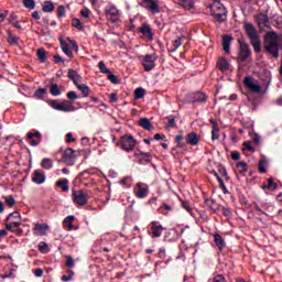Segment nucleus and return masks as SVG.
<instances>
[{
    "label": "nucleus",
    "mask_w": 282,
    "mask_h": 282,
    "mask_svg": "<svg viewBox=\"0 0 282 282\" xmlns=\"http://www.w3.org/2000/svg\"><path fill=\"white\" fill-rule=\"evenodd\" d=\"M108 79L110 80V83H112L113 85H118V77L113 74H110L108 76Z\"/></svg>",
    "instance_id": "0e129e2a"
},
{
    "label": "nucleus",
    "mask_w": 282,
    "mask_h": 282,
    "mask_svg": "<svg viewBox=\"0 0 282 282\" xmlns=\"http://www.w3.org/2000/svg\"><path fill=\"white\" fill-rule=\"evenodd\" d=\"M267 188H271L272 191H276L279 188V184L274 183V178H268V186Z\"/></svg>",
    "instance_id": "3c124183"
},
{
    "label": "nucleus",
    "mask_w": 282,
    "mask_h": 282,
    "mask_svg": "<svg viewBox=\"0 0 282 282\" xmlns=\"http://www.w3.org/2000/svg\"><path fill=\"white\" fill-rule=\"evenodd\" d=\"M74 216H67L64 221H63V226L64 228H66V230H74Z\"/></svg>",
    "instance_id": "c756f323"
},
{
    "label": "nucleus",
    "mask_w": 282,
    "mask_h": 282,
    "mask_svg": "<svg viewBox=\"0 0 282 282\" xmlns=\"http://www.w3.org/2000/svg\"><path fill=\"white\" fill-rule=\"evenodd\" d=\"M256 21L260 30H265V28H270V18H268V14L265 13H259L256 17Z\"/></svg>",
    "instance_id": "dca6fc26"
},
{
    "label": "nucleus",
    "mask_w": 282,
    "mask_h": 282,
    "mask_svg": "<svg viewBox=\"0 0 282 282\" xmlns=\"http://www.w3.org/2000/svg\"><path fill=\"white\" fill-rule=\"evenodd\" d=\"M182 207L187 210V213H191L192 208H191V204L186 200L182 202Z\"/></svg>",
    "instance_id": "69168bd1"
},
{
    "label": "nucleus",
    "mask_w": 282,
    "mask_h": 282,
    "mask_svg": "<svg viewBox=\"0 0 282 282\" xmlns=\"http://www.w3.org/2000/svg\"><path fill=\"white\" fill-rule=\"evenodd\" d=\"M7 221H11L14 228H19V226H21V214L19 212L9 214Z\"/></svg>",
    "instance_id": "a211bd4d"
},
{
    "label": "nucleus",
    "mask_w": 282,
    "mask_h": 282,
    "mask_svg": "<svg viewBox=\"0 0 282 282\" xmlns=\"http://www.w3.org/2000/svg\"><path fill=\"white\" fill-rule=\"evenodd\" d=\"M39 250L42 252V253H45L47 252V243L46 242H40L39 246H37Z\"/></svg>",
    "instance_id": "bf43d9fd"
},
{
    "label": "nucleus",
    "mask_w": 282,
    "mask_h": 282,
    "mask_svg": "<svg viewBox=\"0 0 282 282\" xmlns=\"http://www.w3.org/2000/svg\"><path fill=\"white\" fill-rule=\"evenodd\" d=\"M120 184L124 186V188H131V177L126 176L120 181Z\"/></svg>",
    "instance_id": "8fccbe9b"
},
{
    "label": "nucleus",
    "mask_w": 282,
    "mask_h": 282,
    "mask_svg": "<svg viewBox=\"0 0 282 282\" xmlns=\"http://www.w3.org/2000/svg\"><path fill=\"white\" fill-rule=\"evenodd\" d=\"M186 143L191 144V147H197L199 144V137H197V133L191 132L185 138Z\"/></svg>",
    "instance_id": "b1692460"
},
{
    "label": "nucleus",
    "mask_w": 282,
    "mask_h": 282,
    "mask_svg": "<svg viewBox=\"0 0 282 282\" xmlns=\"http://www.w3.org/2000/svg\"><path fill=\"white\" fill-rule=\"evenodd\" d=\"M77 158L76 150L72 148H67L62 155L63 163L66 164V166H74Z\"/></svg>",
    "instance_id": "0eeeda50"
},
{
    "label": "nucleus",
    "mask_w": 282,
    "mask_h": 282,
    "mask_svg": "<svg viewBox=\"0 0 282 282\" xmlns=\"http://www.w3.org/2000/svg\"><path fill=\"white\" fill-rule=\"evenodd\" d=\"M208 282H226V278L223 274H218L210 279Z\"/></svg>",
    "instance_id": "4d7b16f0"
},
{
    "label": "nucleus",
    "mask_w": 282,
    "mask_h": 282,
    "mask_svg": "<svg viewBox=\"0 0 282 282\" xmlns=\"http://www.w3.org/2000/svg\"><path fill=\"white\" fill-rule=\"evenodd\" d=\"M139 61H141V64L143 66L144 72H152V69H155V62L158 61V54H145L139 56Z\"/></svg>",
    "instance_id": "39448f33"
},
{
    "label": "nucleus",
    "mask_w": 282,
    "mask_h": 282,
    "mask_svg": "<svg viewBox=\"0 0 282 282\" xmlns=\"http://www.w3.org/2000/svg\"><path fill=\"white\" fill-rule=\"evenodd\" d=\"M67 275H62V281L67 282V281H72V279H74V271L72 270H67Z\"/></svg>",
    "instance_id": "864d4df0"
},
{
    "label": "nucleus",
    "mask_w": 282,
    "mask_h": 282,
    "mask_svg": "<svg viewBox=\"0 0 282 282\" xmlns=\"http://www.w3.org/2000/svg\"><path fill=\"white\" fill-rule=\"evenodd\" d=\"M66 17L65 6L57 7V18L63 19Z\"/></svg>",
    "instance_id": "603ef678"
},
{
    "label": "nucleus",
    "mask_w": 282,
    "mask_h": 282,
    "mask_svg": "<svg viewBox=\"0 0 282 282\" xmlns=\"http://www.w3.org/2000/svg\"><path fill=\"white\" fill-rule=\"evenodd\" d=\"M37 59L40 63H46L47 62V52H45V48L41 47L36 52Z\"/></svg>",
    "instance_id": "72a5a7b5"
},
{
    "label": "nucleus",
    "mask_w": 282,
    "mask_h": 282,
    "mask_svg": "<svg viewBox=\"0 0 282 282\" xmlns=\"http://www.w3.org/2000/svg\"><path fill=\"white\" fill-rule=\"evenodd\" d=\"M134 195L138 197V199H144V197L149 195V185L144 183H137Z\"/></svg>",
    "instance_id": "f8f14e48"
},
{
    "label": "nucleus",
    "mask_w": 282,
    "mask_h": 282,
    "mask_svg": "<svg viewBox=\"0 0 282 282\" xmlns=\"http://www.w3.org/2000/svg\"><path fill=\"white\" fill-rule=\"evenodd\" d=\"M259 173H268V162L265 160H261L258 163Z\"/></svg>",
    "instance_id": "79ce46f5"
},
{
    "label": "nucleus",
    "mask_w": 282,
    "mask_h": 282,
    "mask_svg": "<svg viewBox=\"0 0 282 282\" xmlns=\"http://www.w3.org/2000/svg\"><path fill=\"white\" fill-rule=\"evenodd\" d=\"M26 138L31 147H39V144H41V140H43V135L39 132V130L26 133Z\"/></svg>",
    "instance_id": "ddd939ff"
},
{
    "label": "nucleus",
    "mask_w": 282,
    "mask_h": 282,
    "mask_svg": "<svg viewBox=\"0 0 282 282\" xmlns=\"http://www.w3.org/2000/svg\"><path fill=\"white\" fill-rule=\"evenodd\" d=\"M165 120H167V127L170 129H173V127H175V119L173 117H166Z\"/></svg>",
    "instance_id": "052dcab7"
},
{
    "label": "nucleus",
    "mask_w": 282,
    "mask_h": 282,
    "mask_svg": "<svg viewBox=\"0 0 282 282\" xmlns=\"http://www.w3.org/2000/svg\"><path fill=\"white\" fill-rule=\"evenodd\" d=\"M139 126H141L142 129H145V131H151L153 129V124H151V121L149 120V118L140 119Z\"/></svg>",
    "instance_id": "7c9ffc66"
},
{
    "label": "nucleus",
    "mask_w": 282,
    "mask_h": 282,
    "mask_svg": "<svg viewBox=\"0 0 282 282\" xmlns=\"http://www.w3.org/2000/svg\"><path fill=\"white\" fill-rule=\"evenodd\" d=\"M77 89H79V91H82L83 97L87 98V96H89L91 89H89V86L85 85V84H79L77 86Z\"/></svg>",
    "instance_id": "4c0bfd02"
},
{
    "label": "nucleus",
    "mask_w": 282,
    "mask_h": 282,
    "mask_svg": "<svg viewBox=\"0 0 282 282\" xmlns=\"http://www.w3.org/2000/svg\"><path fill=\"white\" fill-rule=\"evenodd\" d=\"M264 50L273 56L279 58V36L274 32H268L264 37Z\"/></svg>",
    "instance_id": "f03ea898"
},
{
    "label": "nucleus",
    "mask_w": 282,
    "mask_h": 282,
    "mask_svg": "<svg viewBox=\"0 0 282 282\" xmlns=\"http://www.w3.org/2000/svg\"><path fill=\"white\" fill-rule=\"evenodd\" d=\"M245 32L247 33L254 52L259 54V52H261V39L259 37V33H257V29H254L252 23L247 22L245 23Z\"/></svg>",
    "instance_id": "7ed1b4c3"
},
{
    "label": "nucleus",
    "mask_w": 282,
    "mask_h": 282,
    "mask_svg": "<svg viewBox=\"0 0 282 282\" xmlns=\"http://www.w3.org/2000/svg\"><path fill=\"white\" fill-rule=\"evenodd\" d=\"M23 6L29 10H34V8H36V2H34V0H23Z\"/></svg>",
    "instance_id": "de8ad7c7"
},
{
    "label": "nucleus",
    "mask_w": 282,
    "mask_h": 282,
    "mask_svg": "<svg viewBox=\"0 0 282 282\" xmlns=\"http://www.w3.org/2000/svg\"><path fill=\"white\" fill-rule=\"evenodd\" d=\"M50 91L52 96H61V88H58V84H52Z\"/></svg>",
    "instance_id": "c03bdc74"
},
{
    "label": "nucleus",
    "mask_w": 282,
    "mask_h": 282,
    "mask_svg": "<svg viewBox=\"0 0 282 282\" xmlns=\"http://www.w3.org/2000/svg\"><path fill=\"white\" fill-rule=\"evenodd\" d=\"M214 241L219 250V252L224 251V248H226V240H224V237L219 234H214Z\"/></svg>",
    "instance_id": "5701e85b"
},
{
    "label": "nucleus",
    "mask_w": 282,
    "mask_h": 282,
    "mask_svg": "<svg viewBox=\"0 0 282 282\" xmlns=\"http://www.w3.org/2000/svg\"><path fill=\"white\" fill-rule=\"evenodd\" d=\"M176 6L183 8V10H193L195 2L193 0H177Z\"/></svg>",
    "instance_id": "a878e982"
},
{
    "label": "nucleus",
    "mask_w": 282,
    "mask_h": 282,
    "mask_svg": "<svg viewBox=\"0 0 282 282\" xmlns=\"http://www.w3.org/2000/svg\"><path fill=\"white\" fill-rule=\"evenodd\" d=\"M240 158H241V154L239 152L235 151L231 153V160L237 161V160H240Z\"/></svg>",
    "instance_id": "774afa93"
},
{
    "label": "nucleus",
    "mask_w": 282,
    "mask_h": 282,
    "mask_svg": "<svg viewBox=\"0 0 282 282\" xmlns=\"http://www.w3.org/2000/svg\"><path fill=\"white\" fill-rule=\"evenodd\" d=\"M66 97L68 98V100H78V95L74 90L68 91L66 94Z\"/></svg>",
    "instance_id": "6e6d98bb"
},
{
    "label": "nucleus",
    "mask_w": 282,
    "mask_h": 282,
    "mask_svg": "<svg viewBox=\"0 0 282 282\" xmlns=\"http://www.w3.org/2000/svg\"><path fill=\"white\" fill-rule=\"evenodd\" d=\"M9 22L11 25H13V28L21 30L22 26L19 24V17L17 14L12 13L9 18Z\"/></svg>",
    "instance_id": "58836bf2"
},
{
    "label": "nucleus",
    "mask_w": 282,
    "mask_h": 282,
    "mask_svg": "<svg viewBox=\"0 0 282 282\" xmlns=\"http://www.w3.org/2000/svg\"><path fill=\"white\" fill-rule=\"evenodd\" d=\"M98 67L101 72V74H111V70L109 68H107V65L105 64L104 61L99 62Z\"/></svg>",
    "instance_id": "a18cd8bd"
},
{
    "label": "nucleus",
    "mask_w": 282,
    "mask_h": 282,
    "mask_svg": "<svg viewBox=\"0 0 282 282\" xmlns=\"http://www.w3.org/2000/svg\"><path fill=\"white\" fill-rule=\"evenodd\" d=\"M212 140H219V128H216V130H212Z\"/></svg>",
    "instance_id": "680f3d73"
},
{
    "label": "nucleus",
    "mask_w": 282,
    "mask_h": 282,
    "mask_svg": "<svg viewBox=\"0 0 282 282\" xmlns=\"http://www.w3.org/2000/svg\"><path fill=\"white\" fill-rule=\"evenodd\" d=\"M41 166H42V169L50 171V169H52L54 166V160L45 158L42 160Z\"/></svg>",
    "instance_id": "c9c22d12"
},
{
    "label": "nucleus",
    "mask_w": 282,
    "mask_h": 282,
    "mask_svg": "<svg viewBox=\"0 0 282 282\" xmlns=\"http://www.w3.org/2000/svg\"><path fill=\"white\" fill-rule=\"evenodd\" d=\"M188 102H206L208 98L206 97V94L202 91L194 93L187 97Z\"/></svg>",
    "instance_id": "f3484780"
},
{
    "label": "nucleus",
    "mask_w": 282,
    "mask_h": 282,
    "mask_svg": "<svg viewBox=\"0 0 282 282\" xmlns=\"http://www.w3.org/2000/svg\"><path fill=\"white\" fill-rule=\"evenodd\" d=\"M217 67L220 69V72H228L230 63H228L226 58H220L217 63Z\"/></svg>",
    "instance_id": "2f4dec72"
},
{
    "label": "nucleus",
    "mask_w": 282,
    "mask_h": 282,
    "mask_svg": "<svg viewBox=\"0 0 282 282\" xmlns=\"http://www.w3.org/2000/svg\"><path fill=\"white\" fill-rule=\"evenodd\" d=\"M106 18L111 23H118L120 21V10L113 4L106 7Z\"/></svg>",
    "instance_id": "6e6552de"
},
{
    "label": "nucleus",
    "mask_w": 282,
    "mask_h": 282,
    "mask_svg": "<svg viewBox=\"0 0 282 282\" xmlns=\"http://www.w3.org/2000/svg\"><path fill=\"white\" fill-rule=\"evenodd\" d=\"M172 45V52H176L177 48L182 46V37H177L176 40H174Z\"/></svg>",
    "instance_id": "5fc2aeb1"
},
{
    "label": "nucleus",
    "mask_w": 282,
    "mask_h": 282,
    "mask_svg": "<svg viewBox=\"0 0 282 282\" xmlns=\"http://www.w3.org/2000/svg\"><path fill=\"white\" fill-rule=\"evenodd\" d=\"M141 6L152 14H160V0H142Z\"/></svg>",
    "instance_id": "1a4fd4ad"
},
{
    "label": "nucleus",
    "mask_w": 282,
    "mask_h": 282,
    "mask_svg": "<svg viewBox=\"0 0 282 282\" xmlns=\"http://www.w3.org/2000/svg\"><path fill=\"white\" fill-rule=\"evenodd\" d=\"M48 105L50 107H52V109H55L56 111H72V104L67 100H64L62 102H59L58 100H51Z\"/></svg>",
    "instance_id": "9d476101"
},
{
    "label": "nucleus",
    "mask_w": 282,
    "mask_h": 282,
    "mask_svg": "<svg viewBox=\"0 0 282 282\" xmlns=\"http://www.w3.org/2000/svg\"><path fill=\"white\" fill-rule=\"evenodd\" d=\"M69 181L67 178L64 180H59L56 182V186H58V188H62L63 193H67V191H69Z\"/></svg>",
    "instance_id": "473e14b6"
},
{
    "label": "nucleus",
    "mask_w": 282,
    "mask_h": 282,
    "mask_svg": "<svg viewBox=\"0 0 282 282\" xmlns=\"http://www.w3.org/2000/svg\"><path fill=\"white\" fill-rule=\"evenodd\" d=\"M7 34H8V43H9V45H19L20 37H18L14 34H12V31H8Z\"/></svg>",
    "instance_id": "e433bc0d"
},
{
    "label": "nucleus",
    "mask_w": 282,
    "mask_h": 282,
    "mask_svg": "<svg viewBox=\"0 0 282 282\" xmlns=\"http://www.w3.org/2000/svg\"><path fill=\"white\" fill-rule=\"evenodd\" d=\"M32 182H34V184H44L45 173H42L41 171L35 170L33 173Z\"/></svg>",
    "instance_id": "393cba45"
},
{
    "label": "nucleus",
    "mask_w": 282,
    "mask_h": 282,
    "mask_svg": "<svg viewBox=\"0 0 282 282\" xmlns=\"http://www.w3.org/2000/svg\"><path fill=\"white\" fill-rule=\"evenodd\" d=\"M223 215H225V217H230V215H232V210H230L229 207H223Z\"/></svg>",
    "instance_id": "338daca9"
},
{
    "label": "nucleus",
    "mask_w": 282,
    "mask_h": 282,
    "mask_svg": "<svg viewBox=\"0 0 282 282\" xmlns=\"http://www.w3.org/2000/svg\"><path fill=\"white\" fill-rule=\"evenodd\" d=\"M135 144H138V141H135L131 134L122 135L120 142H117V147H120L126 153H131V151L135 149Z\"/></svg>",
    "instance_id": "20e7f679"
},
{
    "label": "nucleus",
    "mask_w": 282,
    "mask_h": 282,
    "mask_svg": "<svg viewBox=\"0 0 282 282\" xmlns=\"http://www.w3.org/2000/svg\"><path fill=\"white\" fill-rule=\"evenodd\" d=\"M144 94H147L144 88H141V87L137 88L134 90V100H140V99L144 98Z\"/></svg>",
    "instance_id": "37998d69"
},
{
    "label": "nucleus",
    "mask_w": 282,
    "mask_h": 282,
    "mask_svg": "<svg viewBox=\"0 0 282 282\" xmlns=\"http://www.w3.org/2000/svg\"><path fill=\"white\" fill-rule=\"evenodd\" d=\"M230 43H232V36L224 35L223 37V50L226 54L230 53Z\"/></svg>",
    "instance_id": "cd10ccee"
},
{
    "label": "nucleus",
    "mask_w": 282,
    "mask_h": 282,
    "mask_svg": "<svg viewBox=\"0 0 282 282\" xmlns=\"http://www.w3.org/2000/svg\"><path fill=\"white\" fill-rule=\"evenodd\" d=\"M42 10L44 12H54V2L44 1L43 6H42Z\"/></svg>",
    "instance_id": "a19ab883"
},
{
    "label": "nucleus",
    "mask_w": 282,
    "mask_h": 282,
    "mask_svg": "<svg viewBox=\"0 0 282 282\" xmlns=\"http://www.w3.org/2000/svg\"><path fill=\"white\" fill-rule=\"evenodd\" d=\"M4 202H6L7 206H9V208H12L14 206V204H17V200L14 199V197L12 195L4 197Z\"/></svg>",
    "instance_id": "49530a36"
},
{
    "label": "nucleus",
    "mask_w": 282,
    "mask_h": 282,
    "mask_svg": "<svg viewBox=\"0 0 282 282\" xmlns=\"http://www.w3.org/2000/svg\"><path fill=\"white\" fill-rule=\"evenodd\" d=\"M68 78L73 80L76 87H78V85H82L83 83V77L80 76V74H78V72L74 69H68Z\"/></svg>",
    "instance_id": "aec40b11"
},
{
    "label": "nucleus",
    "mask_w": 282,
    "mask_h": 282,
    "mask_svg": "<svg viewBox=\"0 0 282 282\" xmlns=\"http://www.w3.org/2000/svg\"><path fill=\"white\" fill-rule=\"evenodd\" d=\"M46 94H47V89L39 88L34 93V98H37V100H43V98H45Z\"/></svg>",
    "instance_id": "ea45409f"
},
{
    "label": "nucleus",
    "mask_w": 282,
    "mask_h": 282,
    "mask_svg": "<svg viewBox=\"0 0 282 282\" xmlns=\"http://www.w3.org/2000/svg\"><path fill=\"white\" fill-rule=\"evenodd\" d=\"M245 87L252 91L253 94H261V86L254 84V78L252 77H245Z\"/></svg>",
    "instance_id": "4468645a"
},
{
    "label": "nucleus",
    "mask_w": 282,
    "mask_h": 282,
    "mask_svg": "<svg viewBox=\"0 0 282 282\" xmlns=\"http://www.w3.org/2000/svg\"><path fill=\"white\" fill-rule=\"evenodd\" d=\"M210 15L217 23H226L228 21V9L219 0H215L209 4Z\"/></svg>",
    "instance_id": "f257e3e1"
},
{
    "label": "nucleus",
    "mask_w": 282,
    "mask_h": 282,
    "mask_svg": "<svg viewBox=\"0 0 282 282\" xmlns=\"http://www.w3.org/2000/svg\"><path fill=\"white\" fill-rule=\"evenodd\" d=\"M205 205L209 210H213L214 213H219V205L213 198H206Z\"/></svg>",
    "instance_id": "bb28decb"
},
{
    "label": "nucleus",
    "mask_w": 282,
    "mask_h": 282,
    "mask_svg": "<svg viewBox=\"0 0 282 282\" xmlns=\"http://www.w3.org/2000/svg\"><path fill=\"white\" fill-rule=\"evenodd\" d=\"M66 268H74V258L70 256L66 257V262H65Z\"/></svg>",
    "instance_id": "13d9d810"
},
{
    "label": "nucleus",
    "mask_w": 282,
    "mask_h": 282,
    "mask_svg": "<svg viewBox=\"0 0 282 282\" xmlns=\"http://www.w3.org/2000/svg\"><path fill=\"white\" fill-rule=\"evenodd\" d=\"M66 142L69 144L70 142H76V139L74 138V134L72 132H68L66 134Z\"/></svg>",
    "instance_id": "e2e57ef3"
},
{
    "label": "nucleus",
    "mask_w": 282,
    "mask_h": 282,
    "mask_svg": "<svg viewBox=\"0 0 282 282\" xmlns=\"http://www.w3.org/2000/svg\"><path fill=\"white\" fill-rule=\"evenodd\" d=\"M135 158H140V155H143V159H140V164H142L143 162H151V160H153V158L151 156V153L149 152H142L140 151V153H135L134 154Z\"/></svg>",
    "instance_id": "f704fd0d"
},
{
    "label": "nucleus",
    "mask_w": 282,
    "mask_h": 282,
    "mask_svg": "<svg viewBox=\"0 0 282 282\" xmlns=\"http://www.w3.org/2000/svg\"><path fill=\"white\" fill-rule=\"evenodd\" d=\"M140 34H143V36H148L150 41H153V31L151 30V25L149 24H142L141 28H139Z\"/></svg>",
    "instance_id": "4be33fe9"
},
{
    "label": "nucleus",
    "mask_w": 282,
    "mask_h": 282,
    "mask_svg": "<svg viewBox=\"0 0 282 282\" xmlns=\"http://www.w3.org/2000/svg\"><path fill=\"white\" fill-rule=\"evenodd\" d=\"M72 25H73V28H75L76 30H83V22H80V20L79 19H73L72 20Z\"/></svg>",
    "instance_id": "09e8293b"
},
{
    "label": "nucleus",
    "mask_w": 282,
    "mask_h": 282,
    "mask_svg": "<svg viewBox=\"0 0 282 282\" xmlns=\"http://www.w3.org/2000/svg\"><path fill=\"white\" fill-rule=\"evenodd\" d=\"M47 230H50V225L47 224L36 223L33 227V232L37 237H45V235H47Z\"/></svg>",
    "instance_id": "2eb2a0df"
},
{
    "label": "nucleus",
    "mask_w": 282,
    "mask_h": 282,
    "mask_svg": "<svg viewBox=\"0 0 282 282\" xmlns=\"http://www.w3.org/2000/svg\"><path fill=\"white\" fill-rule=\"evenodd\" d=\"M250 56V47L246 43H240L239 58L246 61Z\"/></svg>",
    "instance_id": "412c9836"
},
{
    "label": "nucleus",
    "mask_w": 282,
    "mask_h": 282,
    "mask_svg": "<svg viewBox=\"0 0 282 282\" xmlns=\"http://www.w3.org/2000/svg\"><path fill=\"white\" fill-rule=\"evenodd\" d=\"M59 43H61L62 52H64V54H66L68 58H72L74 56V53L72 52V50H69V44H67L65 40H61Z\"/></svg>",
    "instance_id": "c85d7f7f"
},
{
    "label": "nucleus",
    "mask_w": 282,
    "mask_h": 282,
    "mask_svg": "<svg viewBox=\"0 0 282 282\" xmlns=\"http://www.w3.org/2000/svg\"><path fill=\"white\" fill-rule=\"evenodd\" d=\"M72 197L77 206H87L89 202V194L83 189H73Z\"/></svg>",
    "instance_id": "423d86ee"
},
{
    "label": "nucleus",
    "mask_w": 282,
    "mask_h": 282,
    "mask_svg": "<svg viewBox=\"0 0 282 282\" xmlns=\"http://www.w3.org/2000/svg\"><path fill=\"white\" fill-rule=\"evenodd\" d=\"M152 239H158L162 237V232H164L165 228L158 220H153L150 223Z\"/></svg>",
    "instance_id": "9b49d317"
},
{
    "label": "nucleus",
    "mask_w": 282,
    "mask_h": 282,
    "mask_svg": "<svg viewBox=\"0 0 282 282\" xmlns=\"http://www.w3.org/2000/svg\"><path fill=\"white\" fill-rule=\"evenodd\" d=\"M235 173L239 180V175H246L248 173V163L240 161L236 164Z\"/></svg>",
    "instance_id": "6ab92c4d"
}]
</instances>
